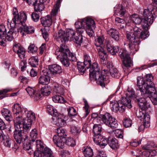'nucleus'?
<instances>
[{"mask_svg": "<svg viewBox=\"0 0 157 157\" xmlns=\"http://www.w3.org/2000/svg\"><path fill=\"white\" fill-rule=\"evenodd\" d=\"M43 157H54L52 155V151L48 147L44 148L43 151Z\"/></svg>", "mask_w": 157, "mask_h": 157, "instance_id": "nucleus-52", "label": "nucleus"}, {"mask_svg": "<svg viewBox=\"0 0 157 157\" xmlns=\"http://www.w3.org/2000/svg\"><path fill=\"white\" fill-rule=\"evenodd\" d=\"M123 124L124 126L126 128L131 127L132 124V121L129 118H125L123 120Z\"/></svg>", "mask_w": 157, "mask_h": 157, "instance_id": "nucleus-56", "label": "nucleus"}, {"mask_svg": "<svg viewBox=\"0 0 157 157\" xmlns=\"http://www.w3.org/2000/svg\"><path fill=\"white\" fill-rule=\"evenodd\" d=\"M25 90L30 96L33 98L34 101H37L42 97L40 92L36 91L34 88L28 86Z\"/></svg>", "mask_w": 157, "mask_h": 157, "instance_id": "nucleus-17", "label": "nucleus"}, {"mask_svg": "<svg viewBox=\"0 0 157 157\" xmlns=\"http://www.w3.org/2000/svg\"><path fill=\"white\" fill-rule=\"evenodd\" d=\"M66 140V144L69 146L73 147L75 145V141L71 137H69Z\"/></svg>", "mask_w": 157, "mask_h": 157, "instance_id": "nucleus-59", "label": "nucleus"}, {"mask_svg": "<svg viewBox=\"0 0 157 157\" xmlns=\"http://www.w3.org/2000/svg\"><path fill=\"white\" fill-rule=\"evenodd\" d=\"M102 131L101 125L94 124L93 126L92 132L94 135L100 134Z\"/></svg>", "mask_w": 157, "mask_h": 157, "instance_id": "nucleus-49", "label": "nucleus"}, {"mask_svg": "<svg viewBox=\"0 0 157 157\" xmlns=\"http://www.w3.org/2000/svg\"><path fill=\"white\" fill-rule=\"evenodd\" d=\"M55 118H53L54 120H56L55 122L56 126L60 127H63L66 125V122L64 118L65 117L62 114H58L57 117H55Z\"/></svg>", "mask_w": 157, "mask_h": 157, "instance_id": "nucleus-25", "label": "nucleus"}, {"mask_svg": "<svg viewBox=\"0 0 157 157\" xmlns=\"http://www.w3.org/2000/svg\"><path fill=\"white\" fill-rule=\"evenodd\" d=\"M29 63L34 67H37L39 65V60L37 56H32L29 59Z\"/></svg>", "mask_w": 157, "mask_h": 157, "instance_id": "nucleus-39", "label": "nucleus"}, {"mask_svg": "<svg viewBox=\"0 0 157 157\" xmlns=\"http://www.w3.org/2000/svg\"><path fill=\"white\" fill-rule=\"evenodd\" d=\"M104 66L106 68L103 70L104 72H103V73H104L103 76L104 78H107V77H108V79H107L108 82L105 84V85L109 82V76L110 75L113 77L118 78L120 77L121 74L116 68L111 67L109 64L105 65Z\"/></svg>", "mask_w": 157, "mask_h": 157, "instance_id": "nucleus-13", "label": "nucleus"}, {"mask_svg": "<svg viewBox=\"0 0 157 157\" xmlns=\"http://www.w3.org/2000/svg\"><path fill=\"white\" fill-rule=\"evenodd\" d=\"M36 148L37 149L34 151V157H42V153L41 151L44 147L42 143L40 140H36L35 142Z\"/></svg>", "mask_w": 157, "mask_h": 157, "instance_id": "nucleus-24", "label": "nucleus"}, {"mask_svg": "<svg viewBox=\"0 0 157 157\" xmlns=\"http://www.w3.org/2000/svg\"><path fill=\"white\" fill-rule=\"evenodd\" d=\"M84 105H85L84 108L85 109L86 113L85 115V117H86L90 113V110H89V105H88L87 101L85 100H84Z\"/></svg>", "mask_w": 157, "mask_h": 157, "instance_id": "nucleus-61", "label": "nucleus"}, {"mask_svg": "<svg viewBox=\"0 0 157 157\" xmlns=\"http://www.w3.org/2000/svg\"><path fill=\"white\" fill-rule=\"evenodd\" d=\"M108 143L109 146L113 149H116L119 147V145L117 140L115 138L109 137Z\"/></svg>", "mask_w": 157, "mask_h": 157, "instance_id": "nucleus-32", "label": "nucleus"}, {"mask_svg": "<svg viewBox=\"0 0 157 157\" xmlns=\"http://www.w3.org/2000/svg\"><path fill=\"white\" fill-rule=\"evenodd\" d=\"M70 132L73 135H77L81 131V130L79 127L75 126H71Z\"/></svg>", "mask_w": 157, "mask_h": 157, "instance_id": "nucleus-51", "label": "nucleus"}, {"mask_svg": "<svg viewBox=\"0 0 157 157\" xmlns=\"http://www.w3.org/2000/svg\"><path fill=\"white\" fill-rule=\"evenodd\" d=\"M120 57L122 59L123 66V67L124 70L125 68H129L132 64V60L129 55L127 51L124 49H121L119 52Z\"/></svg>", "mask_w": 157, "mask_h": 157, "instance_id": "nucleus-14", "label": "nucleus"}, {"mask_svg": "<svg viewBox=\"0 0 157 157\" xmlns=\"http://www.w3.org/2000/svg\"><path fill=\"white\" fill-rule=\"evenodd\" d=\"M52 100L55 102L63 103L65 102L64 98L61 96L57 95L52 97Z\"/></svg>", "mask_w": 157, "mask_h": 157, "instance_id": "nucleus-50", "label": "nucleus"}, {"mask_svg": "<svg viewBox=\"0 0 157 157\" xmlns=\"http://www.w3.org/2000/svg\"><path fill=\"white\" fill-rule=\"evenodd\" d=\"M142 30L140 28L135 26L133 28V33H129L127 34V38L129 42V47L132 54H135L139 50V45L140 41L138 36Z\"/></svg>", "mask_w": 157, "mask_h": 157, "instance_id": "nucleus-5", "label": "nucleus"}, {"mask_svg": "<svg viewBox=\"0 0 157 157\" xmlns=\"http://www.w3.org/2000/svg\"><path fill=\"white\" fill-rule=\"evenodd\" d=\"M34 6V11L37 12L42 11L45 8L44 5L39 1L36 2Z\"/></svg>", "mask_w": 157, "mask_h": 157, "instance_id": "nucleus-46", "label": "nucleus"}, {"mask_svg": "<svg viewBox=\"0 0 157 157\" xmlns=\"http://www.w3.org/2000/svg\"><path fill=\"white\" fill-rule=\"evenodd\" d=\"M46 111L50 115L53 117H57L58 115L57 110L54 109L53 106L50 105H48L46 108Z\"/></svg>", "mask_w": 157, "mask_h": 157, "instance_id": "nucleus-41", "label": "nucleus"}, {"mask_svg": "<svg viewBox=\"0 0 157 157\" xmlns=\"http://www.w3.org/2000/svg\"><path fill=\"white\" fill-rule=\"evenodd\" d=\"M13 17L10 23V27L15 28L17 24L22 25L27 19V16L25 13L21 12H20L19 14L16 8L13 9Z\"/></svg>", "mask_w": 157, "mask_h": 157, "instance_id": "nucleus-7", "label": "nucleus"}, {"mask_svg": "<svg viewBox=\"0 0 157 157\" xmlns=\"http://www.w3.org/2000/svg\"><path fill=\"white\" fill-rule=\"evenodd\" d=\"M131 18L133 22L136 24H141L143 28H146L147 27H144L142 24V21L143 18L141 19L139 16V15L136 14H132Z\"/></svg>", "mask_w": 157, "mask_h": 157, "instance_id": "nucleus-36", "label": "nucleus"}, {"mask_svg": "<svg viewBox=\"0 0 157 157\" xmlns=\"http://www.w3.org/2000/svg\"><path fill=\"white\" fill-rule=\"evenodd\" d=\"M1 113L2 116L7 121L10 122L13 120L11 113L8 109L3 108L1 110Z\"/></svg>", "mask_w": 157, "mask_h": 157, "instance_id": "nucleus-28", "label": "nucleus"}, {"mask_svg": "<svg viewBox=\"0 0 157 157\" xmlns=\"http://www.w3.org/2000/svg\"><path fill=\"white\" fill-rule=\"evenodd\" d=\"M92 27H86V31L87 34L89 35L90 37L93 36L94 34V32L91 28Z\"/></svg>", "mask_w": 157, "mask_h": 157, "instance_id": "nucleus-64", "label": "nucleus"}, {"mask_svg": "<svg viewBox=\"0 0 157 157\" xmlns=\"http://www.w3.org/2000/svg\"><path fill=\"white\" fill-rule=\"evenodd\" d=\"M41 23L44 27H49L52 24V20L50 16L48 15L41 18Z\"/></svg>", "mask_w": 157, "mask_h": 157, "instance_id": "nucleus-33", "label": "nucleus"}, {"mask_svg": "<svg viewBox=\"0 0 157 157\" xmlns=\"http://www.w3.org/2000/svg\"><path fill=\"white\" fill-rule=\"evenodd\" d=\"M37 50V48L33 44H31L28 48V52H29L33 54L36 53Z\"/></svg>", "mask_w": 157, "mask_h": 157, "instance_id": "nucleus-58", "label": "nucleus"}, {"mask_svg": "<svg viewBox=\"0 0 157 157\" xmlns=\"http://www.w3.org/2000/svg\"><path fill=\"white\" fill-rule=\"evenodd\" d=\"M27 117L24 122L22 120L21 123H23L26 129H30L31 127V125L33 122L36 120L35 113L31 111H27Z\"/></svg>", "mask_w": 157, "mask_h": 157, "instance_id": "nucleus-15", "label": "nucleus"}, {"mask_svg": "<svg viewBox=\"0 0 157 157\" xmlns=\"http://www.w3.org/2000/svg\"><path fill=\"white\" fill-rule=\"evenodd\" d=\"M153 76L151 74L146 75L144 78L138 77L136 89L138 96L144 95L145 97H149L155 90V85L153 82Z\"/></svg>", "mask_w": 157, "mask_h": 157, "instance_id": "nucleus-1", "label": "nucleus"}, {"mask_svg": "<svg viewBox=\"0 0 157 157\" xmlns=\"http://www.w3.org/2000/svg\"><path fill=\"white\" fill-rule=\"evenodd\" d=\"M15 130L13 136L16 142L20 144L28 140V134L30 129H26L23 123H14Z\"/></svg>", "mask_w": 157, "mask_h": 157, "instance_id": "nucleus-6", "label": "nucleus"}, {"mask_svg": "<svg viewBox=\"0 0 157 157\" xmlns=\"http://www.w3.org/2000/svg\"><path fill=\"white\" fill-rule=\"evenodd\" d=\"M93 139L94 142L99 145L101 148H104L108 143V139L101 134L94 135Z\"/></svg>", "mask_w": 157, "mask_h": 157, "instance_id": "nucleus-16", "label": "nucleus"}, {"mask_svg": "<svg viewBox=\"0 0 157 157\" xmlns=\"http://www.w3.org/2000/svg\"><path fill=\"white\" fill-rule=\"evenodd\" d=\"M115 23L119 29L121 30L125 29L127 23L124 19L119 17H116L115 19Z\"/></svg>", "mask_w": 157, "mask_h": 157, "instance_id": "nucleus-26", "label": "nucleus"}, {"mask_svg": "<svg viewBox=\"0 0 157 157\" xmlns=\"http://www.w3.org/2000/svg\"><path fill=\"white\" fill-rule=\"evenodd\" d=\"M28 140H26L25 141L23 142V147L25 150H31L32 145L31 141H30Z\"/></svg>", "mask_w": 157, "mask_h": 157, "instance_id": "nucleus-55", "label": "nucleus"}, {"mask_svg": "<svg viewBox=\"0 0 157 157\" xmlns=\"http://www.w3.org/2000/svg\"><path fill=\"white\" fill-rule=\"evenodd\" d=\"M107 34L112 38L118 41L120 38L119 33L116 29L111 28L106 30Z\"/></svg>", "mask_w": 157, "mask_h": 157, "instance_id": "nucleus-27", "label": "nucleus"}, {"mask_svg": "<svg viewBox=\"0 0 157 157\" xmlns=\"http://www.w3.org/2000/svg\"><path fill=\"white\" fill-rule=\"evenodd\" d=\"M40 94L44 96H48L49 95L51 91V87L48 85H45L42 87L41 89Z\"/></svg>", "mask_w": 157, "mask_h": 157, "instance_id": "nucleus-40", "label": "nucleus"}, {"mask_svg": "<svg viewBox=\"0 0 157 157\" xmlns=\"http://www.w3.org/2000/svg\"><path fill=\"white\" fill-rule=\"evenodd\" d=\"M46 74L41 75L39 78V83L44 85H48L50 81V75H48L47 71H45Z\"/></svg>", "mask_w": 157, "mask_h": 157, "instance_id": "nucleus-31", "label": "nucleus"}, {"mask_svg": "<svg viewBox=\"0 0 157 157\" xmlns=\"http://www.w3.org/2000/svg\"><path fill=\"white\" fill-rule=\"evenodd\" d=\"M67 111L68 113V115L70 117L74 116L77 114L76 109L73 107L69 106L67 109Z\"/></svg>", "mask_w": 157, "mask_h": 157, "instance_id": "nucleus-53", "label": "nucleus"}, {"mask_svg": "<svg viewBox=\"0 0 157 157\" xmlns=\"http://www.w3.org/2000/svg\"><path fill=\"white\" fill-rule=\"evenodd\" d=\"M86 68H90L91 64V60L90 56L87 54L84 55V62L83 63Z\"/></svg>", "mask_w": 157, "mask_h": 157, "instance_id": "nucleus-43", "label": "nucleus"}, {"mask_svg": "<svg viewBox=\"0 0 157 157\" xmlns=\"http://www.w3.org/2000/svg\"><path fill=\"white\" fill-rule=\"evenodd\" d=\"M148 27H147L146 28H143V30L142 31L141 33L138 36L140 41V39L144 40L149 36V32L148 31Z\"/></svg>", "mask_w": 157, "mask_h": 157, "instance_id": "nucleus-45", "label": "nucleus"}, {"mask_svg": "<svg viewBox=\"0 0 157 157\" xmlns=\"http://www.w3.org/2000/svg\"><path fill=\"white\" fill-rule=\"evenodd\" d=\"M55 53L57 56V59L60 61L65 67H69L70 64V59L72 61H77L75 55L70 52L67 46L65 44L60 45V47L56 49Z\"/></svg>", "mask_w": 157, "mask_h": 157, "instance_id": "nucleus-3", "label": "nucleus"}, {"mask_svg": "<svg viewBox=\"0 0 157 157\" xmlns=\"http://www.w3.org/2000/svg\"><path fill=\"white\" fill-rule=\"evenodd\" d=\"M75 33V31L72 29L67 30L66 33L64 31L60 30L56 36V39L59 42L63 43L60 45L63 44H65V43L67 41H71Z\"/></svg>", "mask_w": 157, "mask_h": 157, "instance_id": "nucleus-9", "label": "nucleus"}, {"mask_svg": "<svg viewBox=\"0 0 157 157\" xmlns=\"http://www.w3.org/2000/svg\"><path fill=\"white\" fill-rule=\"evenodd\" d=\"M106 45L108 51L112 55H115L119 51V47L118 46L113 47L108 43H107Z\"/></svg>", "mask_w": 157, "mask_h": 157, "instance_id": "nucleus-34", "label": "nucleus"}, {"mask_svg": "<svg viewBox=\"0 0 157 157\" xmlns=\"http://www.w3.org/2000/svg\"><path fill=\"white\" fill-rule=\"evenodd\" d=\"M153 93L150 94L149 97H145L144 95H140L141 96H143L145 98H149L152 102L155 105H157V94L153 92Z\"/></svg>", "mask_w": 157, "mask_h": 157, "instance_id": "nucleus-47", "label": "nucleus"}, {"mask_svg": "<svg viewBox=\"0 0 157 157\" xmlns=\"http://www.w3.org/2000/svg\"><path fill=\"white\" fill-rule=\"evenodd\" d=\"M114 12L115 14L120 17H122L125 14L126 10L121 5H116L114 7Z\"/></svg>", "mask_w": 157, "mask_h": 157, "instance_id": "nucleus-30", "label": "nucleus"}, {"mask_svg": "<svg viewBox=\"0 0 157 157\" xmlns=\"http://www.w3.org/2000/svg\"><path fill=\"white\" fill-rule=\"evenodd\" d=\"M157 13L156 12L155 13L154 10L150 11L147 9H145L143 14L142 24L143 26L149 27V24H152L156 17Z\"/></svg>", "mask_w": 157, "mask_h": 157, "instance_id": "nucleus-8", "label": "nucleus"}, {"mask_svg": "<svg viewBox=\"0 0 157 157\" xmlns=\"http://www.w3.org/2000/svg\"><path fill=\"white\" fill-rule=\"evenodd\" d=\"M101 117L102 122L106 125L113 128L117 127V121L110 113H106L104 114H101Z\"/></svg>", "mask_w": 157, "mask_h": 157, "instance_id": "nucleus-12", "label": "nucleus"}, {"mask_svg": "<svg viewBox=\"0 0 157 157\" xmlns=\"http://www.w3.org/2000/svg\"><path fill=\"white\" fill-rule=\"evenodd\" d=\"M14 51L18 55L21 59H24L25 57L26 51L25 49L19 44H17L13 47Z\"/></svg>", "mask_w": 157, "mask_h": 157, "instance_id": "nucleus-18", "label": "nucleus"}, {"mask_svg": "<svg viewBox=\"0 0 157 157\" xmlns=\"http://www.w3.org/2000/svg\"><path fill=\"white\" fill-rule=\"evenodd\" d=\"M75 25L77 34H82L85 30V26L83 25L80 21L76 22Z\"/></svg>", "mask_w": 157, "mask_h": 157, "instance_id": "nucleus-37", "label": "nucleus"}, {"mask_svg": "<svg viewBox=\"0 0 157 157\" xmlns=\"http://www.w3.org/2000/svg\"><path fill=\"white\" fill-rule=\"evenodd\" d=\"M142 96V97L137 99L138 105L141 110L146 111L150 107V105L146 99L147 98Z\"/></svg>", "mask_w": 157, "mask_h": 157, "instance_id": "nucleus-23", "label": "nucleus"}, {"mask_svg": "<svg viewBox=\"0 0 157 157\" xmlns=\"http://www.w3.org/2000/svg\"><path fill=\"white\" fill-rule=\"evenodd\" d=\"M135 94V92L132 89H128L126 97H122L121 100L115 102V101H110V106L111 109L114 112L120 113H124L126 107L131 108L132 107L130 98Z\"/></svg>", "mask_w": 157, "mask_h": 157, "instance_id": "nucleus-2", "label": "nucleus"}, {"mask_svg": "<svg viewBox=\"0 0 157 157\" xmlns=\"http://www.w3.org/2000/svg\"><path fill=\"white\" fill-rule=\"evenodd\" d=\"M48 75H55L62 72L61 67L57 64H54L48 66V69L46 71Z\"/></svg>", "mask_w": 157, "mask_h": 157, "instance_id": "nucleus-19", "label": "nucleus"}, {"mask_svg": "<svg viewBox=\"0 0 157 157\" xmlns=\"http://www.w3.org/2000/svg\"><path fill=\"white\" fill-rule=\"evenodd\" d=\"M56 132L58 134L57 136L63 138L65 139V136H67V132L66 130L62 128H57Z\"/></svg>", "mask_w": 157, "mask_h": 157, "instance_id": "nucleus-48", "label": "nucleus"}, {"mask_svg": "<svg viewBox=\"0 0 157 157\" xmlns=\"http://www.w3.org/2000/svg\"><path fill=\"white\" fill-rule=\"evenodd\" d=\"M82 150L84 155L86 157H91L93 155V150L90 147H84Z\"/></svg>", "mask_w": 157, "mask_h": 157, "instance_id": "nucleus-42", "label": "nucleus"}, {"mask_svg": "<svg viewBox=\"0 0 157 157\" xmlns=\"http://www.w3.org/2000/svg\"><path fill=\"white\" fill-rule=\"evenodd\" d=\"M38 136V133L36 129H34L31 131L29 135V137L28 140L31 141L33 142H34L35 143V140L37 138Z\"/></svg>", "mask_w": 157, "mask_h": 157, "instance_id": "nucleus-44", "label": "nucleus"}, {"mask_svg": "<svg viewBox=\"0 0 157 157\" xmlns=\"http://www.w3.org/2000/svg\"><path fill=\"white\" fill-rule=\"evenodd\" d=\"M21 30L27 34L33 33L34 32V28L30 26H28L26 25L25 23H23L21 27Z\"/></svg>", "mask_w": 157, "mask_h": 157, "instance_id": "nucleus-38", "label": "nucleus"}, {"mask_svg": "<svg viewBox=\"0 0 157 157\" xmlns=\"http://www.w3.org/2000/svg\"><path fill=\"white\" fill-rule=\"evenodd\" d=\"M0 141H3L4 146L10 148L13 143V141L8 136L5 135L3 133L2 131H0Z\"/></svg>", "mask_w": 157, "mask_h": 157, "instance_id": "nucleus-20", "label": "nucleus"}, {"mask_svg": "<svg viewBox=\"0 0 157 157\" xmlns=\"http://www.w3.org/2000/svg\"><path fill=\"white\" fill-rule=\"evenodd\" d=\"M27 62L25 60V59L22 60L19 63V67L21 68V70L22 71L25 70L27 67Z\"/></svg>", "mask_w": 157, "mask_h": 157, "instance_id": "nucleus-62", "label": "nucleus"}, {"mask_svg": "<svg viewBox=\"0 0 157 157\" xmlns=\"http://www.w3.org/2000/svg\"><path fill=\"white\" fill-rule=\"evenodd\" d=\"M104 40V38L103 36H99L95 40V46L102 45Z\"/></svg>", "mask_w": 157, "mask_h": 157, "instance_id": "nucleus-57", "label": "nucleus"}, {"mask_svg": "<svg viewBox=\"0 0 157 157\" xmlns=\"http://www.w3.org/2000/svg\"><path fill=\"white\" fill-rule=\"evenodd\" d=\"M90 68L89 76L90 79H95L98 85L102 87H105V84L108 82V77L104 78L103 76L104 73H103L104 72L103 70L102 72L100 71V69L97 63H93Z\"/></svg>", "mask_w": 157, "mask_h": 157, "instance_id": "nucleus-4", "label": "nucleus"}, {"mask_svg": "<svg viewBox=\"0 0 157 157\" xmlns=\"http://www.w3.org/2000/svg\"><path fill=\"white\" fill-rule=\"evenodd\" d=\"M6 33V31L5 26L3 25H0V36H4Z\"/></svg>", "mask_w": 157, "mask_h": 157, "instance_id": "nucleus-63", "label": "nucleus"}, {"mask_svg": "<svg viewBox=\"0 0 157 157\" xmlns=\"http://www.w3.org/2000/svg\"><path fill=\"white\" fill-rule=\"evenodd\" d=\"M12 110L16 118L14 120V123H21L23 120L22 116L26 113L27 109L22 108L18 103L14 104L12 107Z\"/></svg>", "mask_w": 157, "mask_h": 157, "instance_id": "nucleus-10", "label": "nucleus"}, {"mask_svg": "<svg viewBox=\"0 0 157 157\" xmlns=\"http://www.w3.org/2000/svg\"><path fill=\"white\" fill-rule=\"evenodd\" d=\"M18 31L17 29L15 28L11 27L6 36H5L4 35V38L6 40H7L8 41H11L13 40L16 35H18Z\"/></svg>", "mask_w": 157, "mask_h": 157, "instance_id": "nucleus-21", "label": "nucleus"}, {"mask_svg": "<svg viewBox=\"0 0 157 157\" xmlns=\"http://www.w3.org/2000/svg\"><path fill=\"white\" fill-rule=\"evenodd\" d=\"M60 4V0H58L56 2V3L54 6L53 9L52 10L51 13V16L53 19H56L55 17L58 13L59 8Z\"/></svg>", "mask_w": 157, "mask_h": 157, "instance_id": "nucleus-35", "label": "nucleus"}, {"mask_svg": "<svg viewBox=\"0 0 157 157\" xmlns=\"http://www.w3.org/2000/svg\"><path fill=\"white\" fill-rule=\"evenodd\" d=\"M81 22L85 26V27H93L94 28L95 27V22L94 20L92 18L89 17H87L83 18Z\"/></svg>", "mask_w": 157, "mask_h": 157, "instance_id": "nucleus-29", "label": "nucleus"}, {"mask_svg": "<svg viewBox=\"0 0 157 157\" xmlns=\"http://www.w3.org/2000/svg\"><path fill=\"white\" fill-rule=\"evenodd\" d=\"M77 65L79 72L83 74L86 70V68L84 66L85 64L83 62H77Z\"/></svg>", "mask_w": 157, "mask_h": 157, "instance_id": "nucleus-54", "label": "nucleus"}, {"mask_svg": "<svg viewBox=\"0 0 157 157\" xmlns=\"http://www.w3.org/2000/svg\"><path fill=\"white\" fill-rule=\"evenodd\" d=\"M136 116L139 118L143 119V124H141L139 127V129L140 131L143 130L145 128H147L149 126L150 116L149 113L146 112V111L140 110L136 112Z\"/></svg>", "mask_w": 157, "mask_h": 157, "instance_id": "nucleus-11", "label": "nucleus"}, {"mask_svg": "<svg viewBox=\"0 0 157 157\" xmlns=\"http://www.w3.org/2000/svg\"><path fill=\"white\" fill-rule=\"evenodd\" d=\"M99 54V56L101 59V62H103V64H105L106 63V59L107 58V52L104 50L102 45L95 46Z\"/></svg>", "mask_w": 157, "mask_h": 157, "instance_id": "nucleus-22", "label": "nucleus"}, {"mask_svg": "<svg viewBox=\"0 0 157 157\" xmlns=\"http://www.w3.org/2000/svg\"><path fill=\"white\" fill-rule=\"evenodd\" d=\"M10 91V90L8 89H4L0 90V99H2L8 96L7 93Z\"/></svg>", "mask_w": 157, "mask_h": 157, "instance_id": "nucleus-60", "label": "nucleus"}]
</instances>
